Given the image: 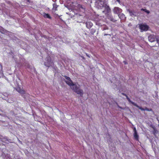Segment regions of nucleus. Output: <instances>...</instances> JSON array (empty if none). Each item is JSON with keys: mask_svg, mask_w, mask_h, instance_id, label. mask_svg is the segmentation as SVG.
Returning <instances> with one entry per match:
<instances>
[{"mask_svg": "<svg viewBox=\"0 0 159 159\" xmlns=\"http://www.w3.org/2000/svg\"><path fill=\"white\" fill-rule=\"evenodd\" d=\"M64 77L67 80L65 81V82L69 86H72L71 87V89L77 94H80L81 97H83L84 94L83 91L80 89V85L78 86L74 84L69 77L66 75Z\"/></svg>", "mask_w": 159, "mask_h": 159, "instance_id": "f257e3e1", "label": "nucleus"}, {"mask_svg": "<svg viewBox=\"0 0 159 159\" xmlns=\"http://www.w3.org/2000/svg\"><path fill=\"white\" fill-rule=\"evenodd\" d=\"M121 94H122L125 96L126 97L128 101L130 103H131L133 105L136 107H137V108H139V109L141 110V111L146 110V111H152V110L151 108H147V107H146L144 109V108H142V107L139 106L137 105L136 103H135L134 102L131 101L130 99L127 96V95H126L124 93H122Z\"/></svg>", "mask_w": 159, "mask_h": 159, "instance_id": "f03ea898", "label": "nucleus"}, {"mask_svg": "<svg viewBox=\"0 0 159 159\" xmlns=\"http://www.w3.org/2000/svg\"><path fill=\"white\" fill-rule=\"evenodd\" d=\"M44 65L46 66L49 67L50 66L54 67V68L56 69L57 67L55 66L54 63L51 61V59L50 56L47 57L46 58V61L44 63Z\"/></svg>", "mask_w": 159, "mask_h": 159, "instance_id": "7ed1b4c3", "label": "nucleus"}, {"mask_svg": "<svg viewBox=\"0 0 159 159\" xmlns=\"http://www.w3.org/2000/svg\"><path fill=\"white\" fill-rule=\"evenodd\" d=\"M106 4L105 1L102 0H96L95 5L99 8H102L104 7Z\"/></svg>", "mask_w": 159, "mask_h": 159, "instance_id": "20e7f679", "label": "nucleus"}, {"mask_svg": "<svg viewBox=\"0 0 159 159\" xmlns=\"http://www.w3.org/2000/svg\"><path fill=\"white\" fill-rule=\"evenodd\" d=\"M139 29L141 30V31H147L149 28L148 25L145 24H141L139 25Z\"/></svg>", "mask_w": 159, "mask_h": 159, "instance_id": "39448f33", "label": "nucleus"}, {"mask_svg": "<svg viewBox=\"0 0 159 159\" xmlns=\"http://www.w3.org/2000/svg\"><path fill=\"white\" fill-rule=\"evenodd\" d=\"M105 10L102 11V12L104 13L106 15H108L111 12V10L109 6L106 5L104 7Z\"/></svg>", "mask_w": 159, "mask_h": 159, "instance_id": "423d86ee", "label": "nucleus"}, {"mask_svg": "<svg viewBox=\"0 0 159 159\" xmlns=\"http://www.w3.org/2000/svg\"><path fill=\"white\" fill-rule=\"evenodd\" d=\"M122 11V9L118 7H115L113 9L114 12L118 15L120 14L119 13H121Z\"/></svg>", "mask_w": 159, "mask_h": 159, "instance_id": "0eeeda50", "label": "nucleus"}, {"mask_svg": "<svg viewBox=\"0 0 159 159\" xmlns=\"http://www.w3.org/2000/svg\"><path fill=\"white\" fill-rule=\"evenodd\" d=\"M16 90L20 93L21 94H23L25 93V91L22 89L19 86H18L16 88Z\"/></svg>", "mask_w": 159, "mask_h": 159, "instance_id": "6e6552de", "label": "nucleus"}, {"mask_svg": "<svg viewBox=\"0 0 159 159\" xmlns=\"http://www.w3.org/2000/svg\"><path fill=\"white\" fill-rule=\"evenodd\" d=\"M86 27L88 29L92 28L93 25V23L90 21H87L85 23Z\"/></svg>", "mask_w": 159, "mask_h": 159, "instance_id": "1a4fd4ad", "label": "nucleus"}, {"mask_svg": "<svg viewBox=\"0 0 159 159\" xmlns=\"http://www.w3.org/2000/svg\"><path fill=\"white\" fill-rule=\"evenodd\" d=\"M155 36L152 35H151L148 36V39L149 41L151 42H152L155 41Z\"/></svg>", "mask_w": 159, "mask_h": 159, "instance_id": "9d476101", "label": "nucleus"}, {"mask_svg": "<svg viewBox=\"0 0 159 159\" xmlns=\"http://www.w3.org/2000/svg\"><path fill=\"white\" fill-rule=\"evenodd\" d=\"M107 18L109 19L110 21L113 22H115L116 20H115L113 18L112 15H110L109 14L108 15H106Z\"/></svg>", "mask_w": 159, "mask_h": 159, "instance_id": "9b49d317", "label": "nucleus"}, {"mask_svg": "<svg viewBox=\"0 0 159 159\" xmlns=\"http://www.w3.org/2000/svg\"><path fill=\"white\" fill-rule=\"evenodd\" d=\"M43 16L45 18H47L49 19H52V17L48 14H47L45 12H44L43 13Z\"/></svg>", "mask_w": 159, "mask_h": 159, "instance_id": "f8f14e48", "label": "nucleus"}, {"mask_svg": "<svg viewBox=\"0 0 159 159\" xmlns=\"http://www.w3.org/2000/svg\"><path fill=\"white\" fill-rule=\"evenodd\" d=\"M53 10L54 11H57V8L58 7V6L57 5L56 3H54L53 4Z\"/></svg>", "mask_w": 159, "mask_h": 159, "instance_id": "ddd939ff", "label": "nucleus"}, {"mask_svg": "<svg viewBox=\"0 0 159 159\" xmlns=\"http://www.w3.org/2000/svg\"><path fill=\"white\" fill-rule=\"evenodd\" d=\"M118 16L119 18L122 20H125V19L126 17L123 14H119Z\"/></svg>", "mask_w": 159, "mask_h": 159, "instance_id": "4468645a", "label": "nucleus"}, {"mask_svg": "<svg viewBox=\"0 0 159 159\" xmlns=\"http://www.w3.org/2000/svg\"><path fill=\"white\" fill-rule=\"evenodd\" d=\"M134 137L135 139L137 140H138L139 136L137 134V132H135V133H134Z\"/></svg>", "mask_w": 159, "mask_h": 159, "instance_id": "2eb2a0df", "label": "nucleus"}, {"mask_svg": "<svg viewBox=\"0 0 159 159\" xmlns=\"http://www.w3.org/2000/svg\"><path fill=\"white\" fill-rule=\"evenodd\" d=\"M96 30L94 28L90 30V33L91 34H93L96 32Z\"/></svg>", "mask_w": 159, "mask_h": 159, "instance_id": "dca6fc26", "label": "nucleus"}, {"mask_svg": "<svg viewBox=\"0 0 159 159\" xmlns=\"http://www.w3.org/2000/svg\"><path fill=\"white\" fill-rule=\"evenodd\" d=\"M152 128L153 129V134H155L156 133H157V130L155 128V127L154 126H152Z\"/></svg>", "mask_w": 159, "mask_h": 159, "instance_id": "f3484780", "label": "nucleus"}, {"mask_svg": "<svg viewBox=\"0 0 159 159\" xmlns=\"http://www.w3.org/2000/svg\"><path fill=\"white\" fill-rule=\"evenodd\" d=\"M141 11H144L145 12H146L147 14H149L150 13V11H149L148 10L146 9H141Z\"/></svg>", "mask_w": 159, "mask_h": 159, "instance_id": "a211bd4d", "label": "nucleus"}, {"mask_svg": "<svg viewBox=\"0 0 159 159\" xmlns=\"http://www.w3.org/2000/svg\"><path fill=\"white\" fill-rule=\"evenodd\" d=\"M134 131V133H135V132H137L136 128L135 127H134L133 129Z\"/></svg>", "mask_w": 159, "mask_h": 159, "instance_id": "6ab92c4d", "label": "nucleus"}, {"mask_svg": "<svg viewBox=\"0 0 159 159\" xmlns=\"http://www.w3.org/2000/svg\"><path fill=\"white\" fill-rule=\"evenodd\" d=\"M123 63L125 64H127V62L125 61H123Z\"/></svg>", "mask_w": 159, "mask_h": 159, "instance_id": "aec40b11", "label": "nucleus"}, {"mask_svg": "<svg viewBox=\"0 0 159 159\" xmlns=\"http://www.w3.org/2000/svg\"><path fill=\"white\" fill-rule=\"evenodd\" d=\"M80 57L82 58L83 59H84V60H85V58L83 56H80Z\"/></svg>", "mask_w": 159, "mask_h": 159, "instance_id": "412c9836", "label": "nucleus"}, {"mask_svg": "<svg viewBox=\"0 0 159 159\" xmlns=\"http://www.w3.org/2000/svg\"><path fill=\"white\" fill-rule=\"evenodd\" d=\"M86 56H87L88 57H89V58H90V56H89L88 54H87V53H86Z\"/></svg>", "mask_w": 159, "mask_h": 159, "instance_id": "4be33fe9", "label": "nucleus"}, {"mask_svg": "<svg viewBox=\"0 0 159 159\" xmlns=\"http://www.w3.org/2000/svg\"><path fill=\"white\" fill-rule=\"evenodd\" d=\"M156 41L157 42V43H158L159 44V40L158 39H157V40H156Z\"/></svg>", "mask_w": 159, "mask_h": 159, "instance_id": "5701e85b", "label": "nucleus"}, {"mask_svg": "<svg viewBox=\"0 0 159 159\" xmlns=\"http://www.w3.org/2000/svg\"><path fill=\"white\" fill-rule=\"evenodd\" d=\"M119 3H120V0H116Z\"/></svg>", "mask_w": 159, "mask_h": 159, "instance_id": "b1692460", "label": "nucleus"}]
</instances>
